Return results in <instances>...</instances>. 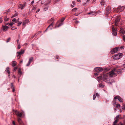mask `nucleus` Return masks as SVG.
Here are the masks:
<instances>
[{
	"instance_id": "nucleus-62",
	"label": "nucleus",
	"mask_w": 125,
	"mask_h": 125,
	"mask_svg": "<svg viewBox=\"0 0 125 125\" xmlns=\"http://www.w3.org/2000/svg\"><path fill=\"white\" fill-rule=\"evenodd\" d=\"M9 23H6L5 24L7 25H9Z\"/></svg>"
},
{
	"instance_id": "nucleus-6",
	"label": "nucleus",
	"mask_w": 125,
	"mask_h": 125,
	"mask_svg": "<svg viewBox=\"0 0 125 125\" xmlns=\"http://www.w3.org/2000/svg\"><path fill=\"white\" fill-rule=\"evenodd\" d=\"M125 8L124 6H119L117 9H116L115 10V11L116 12H120L124 10Z\"/></svg>"
},
{
	"instance_id": "nucleus-3",
	"label": "nucleus",
	"mask_w": 125,
	"mask_h": 125,
	"mask_svg": "<svg viewBox=\"0 0 125 125\" xmlns=\"http://www.w3.org/2000/svg\"><path fill=\"white\" fill-rule=\"evenodd\" d=\"M65 18L63 17L62 18L61 20V22H60L59 21H58L55 25V28L59 27L60 26H62L63 25L62 22L65 20Z\"/></svg>"
},
{
	"instance_id": "nucleus-54",
	"label": "nucleus",
	"mask_w": 125,
	"mask_h": 125,
	"mask_svg": "<svg viewBox=\"0 0 125 125\" xmlns=\"http://www.w3.org/2000/svg\"><path fill=\"white\" fill-rule=\"evenodd\" d=\"M72 3L74 5H75V2L74 1H72Z\"/></svg>"
},
{
	"instance_id": "nucleus-53",
	"label": "nucleus",
	"mask_w": 125,
	"mask_h": 125,
	"mask_svg": "<svg viewBox=\"0 0 125 125\" xmlns=\"http://www.w3.org/2000/svg\"><path fill=\"white\" fill-rule=\"evenodd\" d=\"M18 15V14L17 13L15 14L13 16V17H15L16 16H17Z\"/></svg>"
},
{
	"instance_id": "nucleus-55",
	"label": "nucleus",
	"mask_w": 125,
	"mask_h": 125,
	"mask_svg": "<svg viewBox=\"0 0 125 125\" xmlns=\"http://www.w3.org/2000/svg\"><path fill=\"white\" fill-rule=\"evenodd\" d=\"M34 3V0H32V2L31 3V4L32 5V6H33V5H32L33 3Z\"/></svg>"
},
{
	"instance_id": "nucleus-64",
	"label": "nucleus",
	"mask_w": 125,
	"mask_h": 125,
	"mask_svg": "<svg viewBox=\"0 0 125 125\" xmlns=\"http://www.w3.org/2000/svg\"><path fill=\"white\" fill-rule=\"evenodd\" d=\"M22 62H23V60H21V61H20V63H22Z\"/></svg>"
},
{
	"instance_id": "nucleus-11",
	"label": "nucleus",
	"mask_w": 125,
	"mask_h": 125,
	"mask_svg": "<svg viewBox=\"0 0 125 125\" xmlns=\"http://www.w3.org/2000/svg\"><path fill=\"white\" fill-rule=\"evenodd\" d=\"M114 99H117L119 101L121 102L123 101V99L118 95L115 97L114 98Z\"/></svg>"
},
{
	"instance_id": "nucleus-63",
	"label": "nucleus",
	"mask_w": 125,
	"mask_h": 125,
	"mask_svg": "<svg viewBox=\"0 0 125 125\" xmlns=\"http://www.w3.org/2000/svg\"><path fill=\"white\" fill-rule=\"evenodd\" d=\"M18 21H18V20H17L16 21H16H15V22H17Z\"/></svg>"
},
{
	"instance_id": "nucleus-41",
	"label": "nucleus",
	"mask_w": 125,
	"mask_h": 125,
	"mask_svg": "<svg viewBox=\"0 0 125 125\" xmlns=\"http://www.w3.org/2000/svg\"><path fill=\"white\" fill-rule=\"evenodd\" d=\"M95 95H96L97 97H98L99 96V94L97 93H96Z\"/></svg>"
},
{
	"instance_id": "nucleus-5",
	"label": "nucleus",
	"mask_w": 125,
	"mask_h": 125,
	"mask_svg": "<svg viewBox=\"0 0 125 125\" xmlns=\"http://www.w3.org/2000/svg\"><path fill=\"white\" fill-rule=\"evenodd\" d=\"M48 23H50L51 22H52V23L50 24L48 26V28H47L46 29V30H45V31H46L48 30V29L51 26H52V27H53V23L54 22L53 18H52L51 20L48 21Z\"/></svg>"
},
{
	"instance_id": "nucleus-19",
	"label": "nucleus",
	"mask_w": 125,
	"mask_h": 125,
	"mask_svg": "<svg viewBox=\"0 0 125 125\" xmlns=\"http://www.w3.org/2000/svg\"><path fill=\"white\" fill-rule=\"evenodd\" d=\"M9 67H7L6 68V71L9 74H10V71H9Z\"/></svg>"
},
{
	"instance_id": "nucleus-30",
	"label": "nucleus",
	"mask_w": 125,
	"mask_h": 125,
	"mask_svg": "<svg viewBox=\"0 0 125 125\" xmlns=\"http://www.w3.org/2000/svg\"><path fill=\"white\" fill-rule=\"evenodd\" d=\"M18 73L20 74H21L22 73V72L21 71V69H19L18 70Z\"/></svg>"
},
{
	"instance_id": "nucleus-49",
	"label": "nucleus",
	"mask_w": 125,
	"mask_h": 125,
	"mask_svg": "<svg viewBox=\"0 0 125 125\" xmlns=\"http://www.w3.org/2000/svg\"><path fill=\"white\" fill-rule=\"evenodd\" d=\"M16 20V19L15 18H14L12 19V21H15Z\"/></svg>"
},
{
	"instance_id": "nucleus-48",
	"label": "nucleus",
	"mask_w": 125,
	"mask_h": 125,
	"mask_svg": "<svg viewBox=\"0 0 125 125\" xmlns=\"http://www.w3.org/2000/svg\"><path fill=\"white\" fill-rule=\"evenodd\" d=\"M17 69V67H15L14 68V71H16V70Z\"/></svg>"
},
{
	"instance_id": "nucleus-34",
	"label": "nucleus",
	"mask_w": 125,
	"mask_h": 125,
	"mask_svg": "<svg viewBox=\"0 0 125 125\" xmlns=\"http://www.w3.org/2000/svg\"><path fill=\"white\" fill-rule=\"evenodd\" d=\"M122 109L125 110V105H123V106L122 107Z\"/></svg>"
},
{
	"instance_id": "nucleus-32",
	"label": "nucleus",
	"mask_w": 125,
	"mask_h": 125,
	"mask_svg": "<svg viewBox=\"0 0 125 125\" xmlns=\"http://www.w3.org/2000/svg\"><path fill=\"white\" fill-rule=\"evenodd\" d=\"M2 17L0 18V23H2Z\"/></svg>"
},
{
	"instance_id": "nucleus-46",
	"label": "nucleus",
	"mask_w": 125,
	"mask_h": 125,
	"mask_svg": "<svg viewBox=\"0 0 125 125\" xmlns=\"http://www.w3.org/2000/svg\"><path fill=\"white\" fill-rule=\"evenodd\" d=\"M77 9V8H74L73 9H72V11H73L74 10H76Z\"/></svg>"
},
{
	"instance_id": "nucleus-59",
	"label": "nucleus",
	"mask_w": 125,
	"mask_h": 125,
	"mask_svg": "<svg viewBox=\"0 0 125 125\" xmlns=\"http://www.w3.org/2000/svg\"><path fill=\"white\" fill-rule=\"evenodd\" d=\"M40 10V9H38V10H37V11L36 12V13H37V12H39Z\"/></svg>"
},
{
	"instance_id": "nucleus-44",
	"label": "nucleus",
	"mask_w": 125,
	"mask_h": 125,
	"mask_svg": "<svg viewBox=\"0 0 125 125\" xmlns=\"http://www.w3.org/2000/svg\"><path fill=\"white\" fill-rule=\"evenodd\" d=\"M79 23V21H75V23L76 24H77L78 23Z\"/></svg>"
},
{
	"instance_id": "nucleus-57",
	"label": "nucleus",
	"mask_w": 125,
	"mask_h": 125,
	"mask_svg": "<svg viewBox=\"0 0 125 125\" xmlns=\"http://www.w3.org/2000/svg\"><path fill=\"white\" fill-rule=\"evenodd\" d=\"M15 90V89L13 88V89H12V91L13 92H14Z\"/></svg>"
},
{
	"instance_id": "nucleus-36",
	"label": "nucleus",
	"mask_w": 125,
	"mask_h": 125,
	"mask_svg": "<svg viewBox=\"0 0 125 125\" xmlns=\"http://www.w3.org/2000/svg\"><path fill=\"white\" fill-rule=\"evenodd\" d=\"M21 23V22H19L18 23V24H17V25L18 26H19L20 25Z\"/></svg>"
},
{
	"instance_id": "nucleus-40",
	"label": "nucleus",
	"mask_w": 125,
	"mask_h": 125,
	"mask_svg": "<svg viewBox=\"0 0 125 125\" xmlns=\"http://www.w3.org/2000/svg\"><path fill=\"white\" fill-rule=\"evenodd\" d=\"M60 0H55L54 1V2L55 3H57Z\"/></svg>"
},
{
	"instance_id": "nucleus-10",
	"label": "nucleus",
	"mask_w": 125,
	"mask_h": 125,
	"mask_svg": "<svg viewBox=\"0 0 125 125\" xmlns=\"http://www.w3.org/2000/svg\"><path fill=\"white\" fill-rule=\"evenodd\" d=\"M111 10V8L108 7L106 8V15L107 16L110 13Z\"/></svg>"
},
{
	"instance_id": "nucleus-21",
	"label": "nucleus",
	"mask_w": 125,
	"mask_h": 125,
	"mask_svg": "<svg viewBox=\"0 0 125 125\" xmlns=\"http://www.w3.org/2000/svg\"><path fill=\"white\" fill-rule=\"evenodd\" d=\"M99 87H101L102 88H103L104 87V85H102L101 84H99L98 85Z\"/></svg>"
},
{
	"instance_id": "nucleus-8",
	"label": "nucleus",
	"mask_w": 125,
	"mask_h": 125,
	"mask_svg": "<svg viewBox=\"0 0 125 125\" xmlns=\"http://www.w3.org/2000/svg\"><path fill=\"white\" fill-rule=\"evenodd\" d=\"M103 70V69L100 67H97L94 69V70L95 72L97 73L101 72Z\"/></svg>"
},
{
	"instance_id": "nucleus-2",
	"label": "nucleus",
	"mask_w": 125,
	"mask_h": 125,
	"mask_svg": "<svg viewBox=\"0 0 125 125\" xmlns=\"http://www.w3.org/2000/svg\"><path fill=\"white\" fill-rule=\"evenodd\" d=\"M15 113L16 115H17L18 117V121L20 125H24L21 121V119L20 118V117H21L22 115V113H20L17 110H16L15 111Z\"/></svg>"
},
{
	"instance_id": "nucleus-61",
	"label": "nucleus",
	"mask_w": 125,
	"mask_h": 125,
	"mask_svg": "<svg viewBox=\"0 0 125 125\" xmlns=\"http://www.w3.org/2000/svg\"><path fill=\"white\" fill-rule=\"evenodd\" d=\"M77 1L78 2H81V1L80 0H77Z\"/></svg>"
},
{
	"instance_id": "nucleus-29",
	"label": "nucleus",
	"mask_w": 125,
	"mask_h": 125,
	"mask_svg": "<svg viewBox=\"0 0 125 125\" xmlns=\"http://www.w3.org/2000/svg\"><path fill=\"white\" fill-rule=\"evenodd\" d=\"M123 54L122 53H121L120 54H119V57H120V59L121 58Z\"/></svg>"
},
{
	"instance_id": "nucleus-16",
	"label": "nucleus",
	"mask_w": 125,
	"mask_h": 125,
	"mask_svg": "<svg viewBox=\"0 0 125 125\" xmlns=\"http://www.w3.org/2000/svg\"><path fill=\"white\" fill-rule=\"evenodd\" d=\"M120 32L121 33L123 34L125 33V31L124 30L123 28L122 27L120 28Z\"/></svg>"
},
{
	"instance_id": "nucleus-27",
	"label": "nucleus",
	"mask_w": 125,
	"mask_h": 125,
	"mask_svg": "<svg viewBox=\"0 0 125 125\" xmlns=\"http://www.w3.org/2000/svg\"><path fill=\"white\" fill-rule=\"evenodd\" d=\"M14 23L13 22H11L9 24V25L10 26H12V25H13L14 24Z\"/></svg>"
},
{
	"instance_id": "nucleus-42",
	"label": "nucleus",
	"mask_w": 125,
	"mask_h": 125,
	"mask_svg": "<svg viewBox=\"0 0 125 125\" xmlns=\"http://www.w3.org/2000/svg\"><path fill=\"white\" fill-rule=\"evenodd\" d=\"M90 0H87L86 1V3H84L83 4V6H85V4L86 3H87L89 1H90Z\"/></svg>"
},
{
	"instance_id": "nucleus-23",
	"label": "nucleus",
	"mask_w": 125,
	"mask_h": 125,
	"mask_svg": "<svg viewBox=\"0 0 125 125\" xmlns=\"http://www.w3.org/2000/svg\"><path fill=\"white\" fill-rule=\"evenodd\" d=\"M16 64V62L15 61H13L12 63V66H15Z\"/></svg>"
},
{
	"instance_id": "nucleus-60",
	"label": "nucleus",
	"mask_w": 125,
	"mask_h": 125,
	"mask_svg": "<svg viewBox=\"0 0 125 125\" xmlns=\"http://www.w3.org/2000/svg\"><path fill=\"white\" fill-rule=\"evenodd\" d=\"M123 66L125 68V63L123 65Z\"/></svg>"
},
{
	"instance_id": "nucleus-37",
	"label": "nucleus",
	"mask_w": 125,
	"mask_h": 125,
	"mask_svg": "<svg viewBox=\"0 0 125 125\" xmlns=\"http://www.w3.org/2000/svg\"><path fill=\"white\" fill-rule=\"evenodd\" d=\"M18 49H20L21 48V46L20 44H19L18 45Z\"/></svg>"
},
{
	"instance_id": "nucleus-56",
	"label": "nucleus",
	"mask_w": 125,
	"mask_h": 125,
	"mask_svg": "<svg viewBox=\"0 0 125 125\" xmlns=\"http://www.w3.org/2000/svg\"><path fill=\"white\" fill-rule=\"evenodd\" d=\"M12 124H13L14 125H16L15 124V122L14 121H13L12 122Z\"/></svg>"
},
{
	"instance_id": "nucleus-43",
	"label": "nucleus",
	"mask_w": 125,
	"mask_h": 125,
	"mask_svg": "<svg viewBox=\"0 0 125 125\" xmlns=\"http://www.w3.org/2000/svg\"><path fill=\"white\" fill-rule=\"evenodd\" d=\"M17 56L18 57V59H20L21 57V55L17 54Z\"/></svg>"
},
{
	"instance_id": "nucleus-14",
	"label": "nucleus",
	"mask_w": 125,
	"mask_h": 125,
	"mask_svg": "<svg viewBox=\"0 0 125 125\" xmlns=\"http://www.w3.org/2000/svg\"><path fill=\"white\" fill-rule=\"evenodd\" d=\"M113 59L115 60H117L119 59V54L115 55L114 57H113Z\"/></svg>"
},
{
	"instance_id": "nucleus-7",
	"label": "nucleus",
	"mask_w": 125,
	"mask_h": 125,
	"mask_svg": "<svg viewBox=\"0 0 125 125\" xmlns=\"http://www.w3.org/2000/svg\"><path fill=\"white\" fill-rule=\"evenodd\" d=\"M48 2H47L46 3H45L44 4V5L46 6L45 7L43 8V10L44 11H45L48 10V8L49 6H46L48 4H49V3H50V2L51 1V0H48Z\"/></svg>"
},
{
	"instance_id": "nucleus-35",
	"label": "nucleus",
	"mask_w": 125,
	"mask_h": 125,
	"mask_svg": "<svg viewBox=\"0 0 125 125\" xmlns=\"http://www.w3.org/2000/svg\"><path fill=\"white\" fill-rule=\"evenodd\" d=\"M13 83H11L10 84V87L11 88H13Z\"/></svg>"
},
{
	"instance_id": "nucleus-38",
	"label": "nucleus",
	"mask_w": 125,
	"mask_h": 125,
	"mask_svg": "<svg viewBox=\"0 0 125 125\" xmlns=\"http://www.w3.org/2000/svg\"><path fill=\"white\" fill-rule=\"evenodd\" d=\"M96 97L95 95L94 94V95H93V99L94 100L96 98Z\"/></svg>"
},
{
	"instance_id": "nucleus-22",
	"label": "nucleus",
	"mask_w": 125,
	"mask_h": 125,
	"mask_svg": "<svg viewBox=\"0 0 125 125\" xmlns=\"http://www.w3.org/2000/svg\"><path fill=\"white\" fill-rule=\"evenodd\" d=\"M97 14V13L95 12V11H92V15L93 16H95Z\"/></svg>"
},
{
	"instance_id": "nucleus-26",
	"label": "nucleus",
	"mask_w": 125,
	"mask_h": 125,
	"mask_svg": "<svg viewBox=\"0 0 125 125\" xmlns=\"http://www.w3.org/2000/svg\"><path fill=\"white\" fill-rule=\"evenodd\" d=\"M9 18H7L6 16L4 18V21H7L9 20Z\"/></svg>"
},
{
	"instance_id": "nucleus-13",
	"label": "nucleus",
	"mask_w": 125,
	"mask_h": 125,
	"mask_svg": "<svg viewBox=\"0 0 125 125\" xmlns=\"http://www.w3.org/2000/svg\"><path fill=\"white\" fill-rule=\"evenodd\" d=\"M24 52V50H23L22 49H21L20 52H17V54L21 55V54H23Z\"/></svg>"
},
{
	"instance_id": "nucleus-28",
	"label": "nucleus",
	"mask_w": 125,
	"mask_h": 125,
	"mask_svg": "<svg viewBox=\"0 0 125 125\" xmlns=\"http://www.w3.org/2000/svg\"><path fill=\"white\" fill-rule=\"evenodd\" d=\"M10 38H8L7 39V41H6V42H9V41H10Z\"/></svg>"
},
{
	"instance_id": "nucleus-31",
	"label": "nucleus",
	"mask_w": 125,
	"mask_h": 125,
	"mask_svg": "<svg viewBox=\"0 0 125 125\" xmlns=\"http://www.w3.org/2000/svg\"><path fill=\"white\" fill-rule=\"evenodd\" d=\"M123 38L124 41L125 42V35L124 34L123 36Z\"/></svg>"
},
{
	"instance_id": "nucleus-52",
	"label": "nucleus",
	"mask_w": 125,
	"mask_h": 125,
	"mask_svg": "<svg viewBox=\"0 0 125 125\" xmlns=\"http://www.w3.org/2000/svg\"><path fill=\"white\" fill-rule=\"evenodd\" d=\"M26 2H25L23 4H22L23 5V6H25V5H26Z\"/></svg>"
},
{
	"instance_id": "nucleus-15",
	"label": "nucleus",
	"mask_w": 125,
	"mask_h": 125,
	"mask_svg": "<svg viewBox=\"0 0 125 125\" xmlns=\"http://www.w3.org/2000/svg\"><path fill=\"white\" fill-rule=\"evenodd\" d=\"M2 27L3 28V30L5 31H6L9 28V27L6 25L5 26L2 25Z\"/></svg>"
},
{
	"instance_id": "nucleus-17",
	"label": "nucleus",
	"mask_w": 125,
	"mask_h": 125,
	"mask_svg": "<svg viewBox=\"0 0 125 125\" xmlns=\"http://www.w3.org/2000/svg\"><path fill=\"white\" fill-rule=\"evenodd\" d=\"M18 7L19 8H21V10L23 9L24 7V6H23L22 4H19L18 5Z\"/></svg>"
},
{
	"instance_id": "nucleus-33",
	"label": "nucleus",
	"mask_w": 125,
	"mask_h": 125,
	"mask_svg": "<svg viewBox=\"0 0 125 125\" xmlns=\"http://www.w3.org/2000/svg\"><path fill=\"white\" fill-rule=\"evenodd\" d=\"M116 106L117 107H120V105L118 104H116Z\"/></svg>"
},
{
	"instance_id": "nucleus-45",
	"label": "nucleus",
	"mask_w": 125,
	"mask_h": 125,
	"mask_svg": "<svg viewBox=\"0 0 125 125\" xmlns=\"http://www.w3.org/2000/svg\"><path fill=\"white\" fill-rule=\"evenodd\" d=\"M30 63L29 62H28L26 65V66H29V65H30Z\"/></svg>"
},
{
	"instance_id": "nucleus-47",
	"label": "nucleus",
	"mask_w": 125,
	"mask_h": 125,
	"mask_svg": "<svg viewBox=\"0 0 125 125\" xmlns=\"http://www.w3.org/2000/svg\"><path fill=\"white\" fill-rule=\"evenodd\" d=\"M92 11H90V12L89 13H87V14L88 15H90L91 14H92Z\"/></svg>"
},
{
	"instance_id": "nucleus-50",
	"label": "nucleus",
	"mask_w": 125,
	"mask_h": 125,
	"mask_svg": "<svg viewBox=\"0 0 125 125\" xmlns=\"http://www.w3.org/2000/svg\"><path fill=\"white\" fill-rule=\"evenodd\" d=\"M98 75V74L97 73H94V75H95V76H97Z\"/></svg>"
},
{
	"instance_id": "nucleus-20",
	"label": "nucleus",
	"mask_w": 125,
	"mask_h": 125,
	"mask_svg": "<svg viewBox=\"0 0 125 125\" xmlns=\"http://www.w3.org/2000/svg\"><path fill=\"white\" fill-rule=\"evenodd\" d=\"M33 57H31L29 59V62L31 63L33 61Z\"/></svg>"
},
{
	"instance_id": "nucleus-9",
	"label": "nucleus",
	"mask_w": 125,
	"mask_h": 125,
	"mask_svg": "<svg viewBox=\"0 0 125 125\" xmlns=\"http://www.w3.org/2000/svg\"><path fill=\"white\" fill-rule=\"evenodd\" d=\"M120 17L118 16H117L116 18L115 21V25L116 26H118V23L120 21Z\"/></svg>"
},
{
	"instance_id": "nucleus-25",
	"label": "nucleus",
	"mask_w": 125,
	"mask_h": 125,
	"mask_svg": "<svg viewBox=\"0 0 125 125\" xmlns=\"http://www.w3.org/2000/svg\"><path fill=\"white\" fill-rule=\"evenodd\" d=\"M118 121V119H116L115 120V121L113 123V125H115V124L117 123Z\"/></svg>"
},
{
	"instance_id": "nucleus-58",
	"label": "nucleus",
	"mask_w": 125,
	"mask_h": 125,
	"mask_svg": "<svg viewBox=\"0 0 125 125\" xmlns=\"http://www.w3.org/2000/svg\"><path fill=\"white\" fill-rule=\"evenodd\" d=\"M19 40H18V39L17 40V43L18 44V43H19L18 42H19Z\"/></svg>"
},
{
	"instance_id": "nucleus-1",
	"label": "nucleus",
	"mask_w": 125,
	"mask_h": 125,
	"mask_svg": "<svg viewBox=\"0 0 125 125\" xmlns=\"http://www.w3.org/2000/svg\"><path fill=\"white\" fill-rule=\"evenodd\" d=\"M121 70L120 69H118L117 68H114L108 74L110 76L112 77L114 76H116L117 73L118 74H120L121 73Z\"/></svg>"
},
{
	"instance_id": "nucleus-18",
	"label": "nucleus",
	"mask_w": 125,
	"mask_h": 125,
	"mask_svg": "<svg viewBox=\"0 0 125 125\" xmlns=\"http://www.w3.org/2000/svg\"><path fill=\"white\" fill-rule=\"evenodd\" d=\"M28 22L29 21L27 20H25V21L23 22V25H25L27 23H28Z\"/></svg>"
},
{
	"instance_id": "nucleus-39",
	"label": "nucleus",
	"mask_w": 125,
	"mask_h": 125,
	"mask_svg": "<svg viewBox=\"0 0 125 125\" xmlns=\"http://www.w3.org/2000/svg\"><path fill=\"white\" fill-rule=\"evenodd\" d=\"M119 116L118 115L115 118H115H116V119H118L119 118Z\"/></svg>"
},
{
	"instance_id": "nucleus-12",
	"label": "nucleus",
	"mask_w": 125,
	"mask_h": 125,
	"mask_svg": "<svg viewBox=\"0 0 125 125\" xmlns=\"http://www.w3.org/2000/svg\"><path fill=\"white\" fill-rule=\"evenodd\" d=\"M118 48L117 47L113 49L111 51V53H114L115 52H116L118 51Z\"/></svg>"
},
{
	"instance_id": "nucleus-51",
	"label": "nucleus",
	"mask_w": 125,
	"mask_h": 125,
	"mask_svg": "<svg viewBox=\"0 0 125 125\" xmlns=\"http://www.w3.org/2000/svg\"><path fill=\"white\" fill-rule=\"evenodd\" d=\"M26 2H25L23 4H22L23 5V6H25V5H26Z\"/></svg>"
},
{
	"instance_id": "nucleus-24",
	"label": "nucleus",
	"mask_w": 125,
	"mask_h": 125,
	"mask_svg": "<svg viewBox=\"0 0 125 125\" xmlns=\"http://www.w3.org/2000/svg\"><path fill=\"white\" fill-rule=\"evenodd\" d=\"M101 4L102 5H104V0H101L100 2Z\"/></svg>"
},
{
	"instance_id": "nucleus-4",
	"label": "nucleus",
	"mask_w": 125,
	"mask_h": 125,
	"mask_svg": "<svg viewBox=\"0 0 125 125\" xmlns=\"http://www.w3.org/2000/svg\"><path fill=\"white\" fill-rule=\"evenodd\" d=\"M112 33L114 36H116L117 35V28L115 27L114 25L112 26Z\"/></svg>"
}]
</instances>
